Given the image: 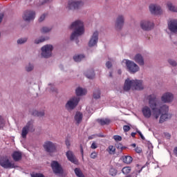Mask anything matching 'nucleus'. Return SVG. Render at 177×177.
Wrapping results in <instances>:
<instances>
[{
    "label": "nucleus",
    "mask_w": 177,
    "mask_h": 177,
    "mask_svg": "<svg viewBox=\"0 0 177 177\" xmlns=\"http://www.w3.org/2000/svg\"><path fill=\"white\" fill-rule=\"evenodd\" d=\"M148 102L149 107L152 110V117L155 120H158L160 118L159 124L165 122L167 120H169L172 117V115L168 113L169 111V106L165 104L158 102L156 94H151L148 96Z\"/></svg>",
    "instance_id": "1"
},
{
    "label": "nucleus",
    "mask_w": 177,
    "mask_h": 177,
    "mask_svg": "<svg viewBox=\"0 0 177 177\" xmlns=\"http://www.w3.org/2000/svg\"><path fill=\"white\" fill-rule=\"evenodd\" d=\"M71 28L73 30L71 33L70 39L71 41H74L77 39L78 37H81L85 32V26L84 25V21L81 20H76L73 21L71 25Z\"/></svg>",
    "instance_id": "2"
},
{
    "label": "nucleus",
    "mask_w": 177,
    "mask_h": 177,
    "mask_svg": "<svg viewBox=\"0 0 177 177\" xmlns=\"http://www.w3.org/2000/svg\"><path fill=\"white\" fill-rule=\"evenodd\" d=\"M144 88L145 86H143V81L127 78L124 82L123 90L125 92H129L131 89L133 91H142Z\"/></svg>",
    "instance_id": "3"
},
{
    "label": "nucleus",
    "mask_w": 177,
    "mask_h": 177,
    "mask_svg": "<svg viewBox=\"0 0 177 177\" xmlns=\"http://www.w3.org/2000/svg\"><path fill=\"white\" fill-rule=\"evenodd\" d=\"M80 100L81 98L78 96L71 97L66 102L65 107L66 110L68 111H71V110H74L75 107L78 106V103H80Z\"/></svg>",
    "instance_id": "4"
},
{
    "label": "nucleus",
    "mask_w": 177,
    "mask_h": 177,
    "mask_svg": "<svg viewBox=\"0 0 177 177\" xmlns=\"http://www.w3.org/2000/svg\"><path fill=\"white\" fill-rule=\"evenodd\" d=\"M122 63L126 64L128 71L131 73V74H135V73H138L140 68L136 63H134L133 61H131L129 59L123 60Z\"/></svg>",
    "instance_id": "5"
},
{
    "label": "nucleus",
    "mask_w": 177,
    "mask_h": 177,
    "mask_svg": "<svg viewBox=\"0 0 177 177\" xmlns=\"http://www.w3.org/2000/svg\"><path fill=\"white\" fill-rule=\"evenodd\" d=\"M41 57H44V59H49V57H52L53 46L50 44H46L41 47Z\"/></svg>",
    "instance_id": "6"
},
{
    "label": "nucleus",
    "mask_w": 177,
    "mask_h": 177,
    "mask_svg": "<svg viewBox=\"0 0 177 177\" xmlns=\"http://www.w3.org/2000/svg\"><path fill=\"white\" fill-rule=\"evenodd\" d=\"M34 131H35V129H34V122L32 120L28 121L26 124L22 128L21 135L23 139H26V138H27L28 132H34Z\"/></svg>",
    "instance_id": "7"
},
{
    "label": "nucleus",
    "mask_w": 177,
    "mask_h": 177,
    "mask_svg": "<svg viewBox=\"0 0 177 177\" xmlns=\"http://www.w3.org/2000/svg\"><path fill=\"white\" fill-rule=\"evenodd\" d=\"M0 165L6 169H12L16 168L15 162H12L7 157H3L0 159Z\"/></svg>",
    "instance_id": "8"
},
{
    "label": "nucleus",
    "mask_w": 177,
    "mask_h": 177,
    "mask_svg": "<svg viewBox=\"0 0 177 177\" xmlns=\"http://www.w3.org/2000/svg\"><path fill=\"white\" fill-rule=\"evenodd\" d=\"M167 30L171 34L177 35V19H171L167 21Z\"/></svg>",
    "instance_id": "9"
},
{
    "label": "nucleus",
    "mask_w": 177,
    "mask_h": 177,
    "mask_svg": "<svg viewBox=\"0 0 177 177\" xmlns=\"http://www.w3.org/2000/svg\"><path fill=\"white\" fill-rule=\"evenodd\" d=\"M125 24V17L124 15H118L115 21V28L118 31L122 30L124 24Z\"/></svg>",
    "instance_id": "10"
},
{
    "label": "nucleus",
    "mask_w": 177,
    "mask_h": 177,
    "mask_svg": "<svg viewBox=\"0 0 177 177\" xmlns=\"http://www.w3.org/2000/svg\"><path fill=\"white\" fill-rule=\"evenodd\" d=\"M140 27L144 31H150L154 28V23L149 20H143L140 22Z\"/></svg>",
    "instance_id": "11"
},
{
    "label": "nucleus",
    "mask_w": 177,
    "mask_h": 177,
    "mask_svg": "<svg viewBox=\"0 0 177 177\" xmlns=\"http://www.w3.org/2000/svg\"><path fill=\"white\" fill-rule=\"evenodd\" d=\"M160 99L162 103H172L174 102V95L171 92H166L162 95Z\"/></svg>",
    "instance_id": "12"
},
{
    "label": "nucleus",
    "mask_w": 177,
    "mask_h": 177,
    "mask_svg": "<svg viewBox=\"0 0 177 177\" xmlns=\"http://www.w3.org/2000/svg\"><path fill=\"white\" fill-rule=\"evenodd\" d=\"M51 167L56 175H62L63 174V167H62V165H59L57 161L53 160L51 162Z\"/></svg>",
    "instance_id": "13"
},
{
    "label": "nucleus",
    "mask_w": 177,
    "mask_h": 177,
    "mask_svg": "<svg viewBox=\"0 0 177 177\" xmlns=\"http://www.w3.org/2000/svg\"><path fill=\"white\" fill-rule=\"evenodd\" d=\"M99 41V32L95 31L91 35L90 40L88 41V46L93 48V46H96Z\"/></svg>",
    "instance_id": "14"
},
{
    "label": "nucleus",
    "mask_w": 177,
    "mask_h": 177,
    "mask_svg": "<svg viewBox=\"0 0 177 177\" xmlns=\"http://www.w3.org/2000/svg\"><path fill=\"white\" fill-rule=\"evenodd\" d=\"M84 3L82 1H77V0H69L68 3V8L73 10V9H78L80 6H82Z\"/></svg>",
    "instance_id": "15"
},
{
    "label": "nucleus",
    "mask_w": 177,
    "mask_h": 177,
    "mask_svg": "<svg viewBox=\"0 0 177 177\" xmlns=\"http://www.w3.org/2000/svg\"><path fill=\"white\" fill-rule=\"evenodd\" d=\"M23 19L25 21H31L35 19V12L32 10H26L24 12Z\"/></svg>",
    "instance_id": "16"
},
{
    "label": "nucleus",
    "mask_w": 177,
    "mask_h": 177,
    "mask_svg": "<svg viewBox=\"0 0 177 177\" xmlns=\"http://www.w3.org/2000/svg\"><path fill=\"white\" fill-rule=\"evenodd\" d=\"M44 148L47 153H53L56 151V145L50 141H46L44 145Z\"/></svg>",
    "instance_id": "17"
},
{
    "label": "nucleus",
    "mask_w": 177,
    "mask_h": 177,
    "mask_svg": "<svg viewBox=\"0 0 177 177\" xmlns=\"http://www.w3.org/2000/svg\"><path fill=\"white\" fill-rule=\"evenodd\" d=\"M142 114L145 118H150L153 115V109L151 107L145 106L142 109Z\"/></svg>",
    "instance_id": "18"
},
{
    "label": "nucleus",
    "mask_w": 177,
    "mask_h": 177,
    "mask_svg": "<svg viewBox=\"0 0 177 177\" xmlns=\"http://www.w3.org/2000/svg\"><path fill=\"white\" fill-rule=\"evenodd\" d=\"M66 156L68 160V161H71L73 164H78V159L75 157V155H74V153L71 151H68L66 153Z\"/></svg>",
    "instance_id": "19"
},
{
    "label": "nucleus",
    "mask_w": 177,
    "mask_h": 177,
    "mask_svg": "<svg viewBox=\"0 0 177 177\" xmlns=\"http://www.w3.org/2000/svg\"><path fill=\"white\" fill-rule=\"evenodd\" d=\"M134 62L139 64V66H145V59L140 54H136L133 57Z\"/></svg>",
    "instance_id": "20"
},
{
    "label": "nucleus",
    "mask_w": 177,
    "mask_h": 177,
    "mask_svg": "<svg viewBox=\"0 0 177 177\" xmlns=\"http://www.w3.org/2000/svg\"><path fill=\"white\" fill-rule=\"evenodd\" d=\"M149 10L153 15H158L160 10H161V8L160 6L151 4L149 6Z\"/></svg>",
    "instance_id": "21"
},
{
    "label": "nucleus",
    "mask_w": 177,
    "mask_h": 177,
    "mask_svg": "<svg viewBox=\"0 0 177 177\" xmlns=\"http://www.w3.org/2000/svg\"><path fill=\"white\" fill-rule=\"evenodd\" d=\"M11 156L12 157L14 161L17 162L21 160L23 153L19 151H15L12 153Z\"/></svg>",
    "instance_id": "22"
},
{
    "label": "nucleus",
    "mask_w": 177,
    "mask_h": 177,
    "mask_svg": "<svg viewBox=\"0 0 177 177\" xmlns=\"http://www.w3.org/2000/svg\"><path fill=\"white\" fill-rule=\"evenodd\" d=\"M97 122L100 125L104 126L109 125L111 122V120L109 118H102V119H97Z\"/></svg>",
    "instance_id": "23"
},
{
    "label": "nucleus",
    "mask_w": 177,
    "mask_h": 177,
    "mask_svg": "<svg viewBox=\"0 0 177 177\" xmlns=\"http://www.w3.org/2000/svg\"><path fill=\"white\" fill-rule=\"evenodd\" d=\"M86 89L85 88H82L81 87H78L76 88L75 90V93H76V96H84V95H85L86 93Z\"/></svg>",
    "instance_id": "24"
},
{
    "label": "nucleus",
    "mask_w": 177,
    "mask_h": 177,
    "mask_svg": "<svg viewBox=\"0 0 177 177\" xmlns=\"http://www.w3.org/2000/svg\"><path fill=\"white\" fill-rule=\"evenodd\" d=\"M30 113L32 115H34L35 117H44L45 115V112L44 111L33 110Z\"/></svg>",
    "instance_id": "25"
},
{
    "label": "nucleus",
    "mask_w": 177,
    "mask_h": 177,
    "mask_svg": "<svg viewBox=\"0 0 177 177\" xmlns=\"http://www.w3.org/2000/svg\"><path fill=\"white\" fill-rule=\"evenodd\" d=\"M82 114L81 112H77L75 115V120L76 121V124H80L82 121Z\"/></svg>",
    "instance_id": "26"
},
{
    "label": "nucleus",
    "mask_w": 177,
    "mask_h": 177,
    "mask_svg": "<svg viewBox=\"0 0 177 177\" xmlns=\"http://www.w3.org/2000/svg\"><path fill=\"white\" fill-rule=\"evenodd\" d=\"M35 68L34 64L32 63H28L25 66V70L27 73H31V71H33Z\"/></svg>",
    "instance_id": "27"
},
{
    "label": "nucleus",
    "mask_w": 177,
    "mask_h": 177,
    "mask_svg": "<svg viewBox=\"0 0 177 177\" xmlns=\"http://www.w3.org/2000/svg\"><path fill=\"white\" fill-rule=\"evenodd\" d=\"M46 40H48V37H41L39 39H35L34 42L36 45H39V44H42V42H45Z\"/></svg>",
    "instance_id": "28"
},
{
    "label": "nucleus",
    "mask_w": 177,
    "mask_h": 177,
    "mask_svg": "<svg viewBox=\"0 0 177 177\" xmlns=\"http://www.w3.org/2000/svg\"><path fill=\"white\" fill-rule=\"evenodd\" d=\"M131 171H132V169L131 167H124L122 169V172L124 175H128L129 174H131Z\"/></svg>",
    "instance_id": "29"
},
{
    "label": "nucleus",
    "mask_w": 177,
    "mask_h": 177,
    "mask_svg": "<svg viewBox=\"0 0 177 177\" xmlns=\"http://www.w3.org/2000/svg\"><path fill=\"white\" fill-rule=\"evenodd\" d=\"M132 160V157L129 156H123V162H124V164H131Z\"/></svg>",
    "instance_id": "30"
},
{
    "label": "nucleus",
    "mask_w": 177,
    "mask_h": 177,
    "mask_svg": "<svg viewBox=\"0 0 177 177\" xmlns=\"http://www.w3.org/2000/svg\"><path fill=\"white\" fill-rule=\"evenodd\" d=\"M167 7L170 12H177V7L172 4V3H168Z\"/></svg>",
    "instance_id": "31"
},
{
    "label": "nucleus",
    "mask_w": 177,
    "mask_h": 177,
    "mask_svg": "<svg viewBox=\"0 0 177 177\" xmlns=\"http://www.w3.org/2000/svg\"><path fill=\"white\" fill-rule=\"evenodd\" d=\"M85 59V56L84 55H75L73 57V60H75L77 62H81V60Z\"/></svg>",
    "instance_id": "32"
},
{
    "label": "nucleus",
    "mask_w": 177,
    "mask_h": 177,
    "mask_svg": "<svg viewBox=\"0 0 177 177\" xmlns=\"http://www.w3.org/2000/svg\"><path fill=\"white\" fill-rule=\"evenodd\" d=\"M93 98L94 99H100V89L97 88L94 91Z\"/></svg>",
    "instance_id": "33"
},
{
    "label": "nucleus",
    "mask_w": 177,
    "mask_h": 177,
    "mask_svg": "<svg viewBox=\"0 0 177 177\" xmlns=\"http://www.w3.org/2000/svg\"><path fill=\"white\" fill-rule=\"evenodd\" d=\"M108 151H109V154H115V147H114L113 145H110L108 147Z\"/></svg>",
    "instance_id": "34"
},
{
    "label": "nucleus",
    "mask_w": 177,
    "mask_h": 177,
    "mask_svg": "<svg viewBox=\"0 0 177 177\" xmlns=\"http://www.w3.org/2000/svg\"><path fill=\"white\" fill-rule=\"evenodd\" d=\"M118 172V171H117V169H115L113 167H111L109 169V175H111V176H115L117 175Z\"/></svg>",
    "instance_id": "35"
},
{
    "label": "nucleus",
    "mask_w": 177,
    "mask_h": 177,
    "mask_svg": "<svg viewBox=\"0 0 177 177\" xmlns=\"http://www.w3.org/2000/svg\"><path fill=\"white\" fill-rule=\"evenodd\" d=\"M75 174L78 177H85V176H84V174H82V171H81V170L79 168L75 169Z\"/></svg>",
    "instance_id": "36"
},
{
    "label": "nucleus",
    "mask_w": 177,
    "mask_h": 177,
    "mask_svg": "<svg viewBox=\"0 0 177 177\" xmlns=\"http://www.w3.org/2000/svg\"><path fill=\"white\" fill-rule=\"evenodd\" d=\"M28 39L27 37L21 38L17 40V44H19V45H23V44H26Z\"/></svg>",
    "instance_id": "37"
},
{
    "label": "nucleus",
    "mask_w": 177,
    "mask_h": 177,
    "mask_svg": "<svg viewBox=\"0 0 177 177\" xmlns=\"http://www.w3.org/2000/svg\"><path fill=\"white\" fill-rule=\"evenodd\" d=\"M3 127H5V120L2 115H0V129H3Z\"/></svg>",
    "instance_id": "38"
},
{
    "label": "nucleus",
    "mask_w": 177,
    "mask_h": 177,
    "mask_svg": "<svg viewBox=\"0 0 177 177\" xmlns=\"http://www.w3.org/2000/svg\"><path fill=\"white\" fill-rule=\"evenodd\" d=\"M168 63L169 64H170V66H172V67H176L177 66V62L176 60L170 59L168 60Z\"/></svg>",
    "instance_id": "39"
},
{
    "label": "nucleus",
    "mask_w": 177,
    "mask_h": 177,
    "mask_svg": "<svg viewBox=\"0 0 177 177\" xmlns=\"http://www.w3.org/2000/svg\"><path fill=\"white\" fill-rule=\"evenodd\" d=\"M86 77L88 78V80H92L95 77V73L91 71L90 73H86Z\"/></svg>",
    "instance_id": "40"
},
{
    "label": "nucleus",
    "mask_w": 177,
    "mask_h": 177,
    "mask_svg": "<svg viewBox=\"0 0 177 177\" xmlns=\"http://www.w3.org/2000/svg\"><path fill=\"white\" fill-rule=\"evenodd\" d=\"M52 30V28H48V27H43L41 29V32H43L44 34L46 33V32H49L50 30Z\"/></svg>",
    "instance_id": "41"
},
{
    "label": "nucleus",
    "mask_w": 177,
    "mask_h": 177,
    "mask_svg": "<svg viewBox=\"0 0 177 177\" xmlns=\"http://www.w3.org/2000/svg\"><path fill=\"white\" fill-rule=\"evenodd\" d=\"M48 86L49 87L47 88V91L48 89H50L51 92H56V88H55V85H53V84H49Z\"/></svg>",
    "instance_id": "42"
},
{
    "label": "nucleus",
    "mask_w": 177,
    "mask_h": 177,
    "mask_svg": "<svg viewBox=\"0 0 177 177\" xmlns=\"http://www.w3.org/2000/svg\"><path fill=\"white\" fill-rule=\"evenodd\" d=\"M91 158L95 160V158H97V153L96 151L92 152L90 155Z\"/></svg>",
    "instance_id": "43"
},
{
    "label": "nucleus",
    "mask_w": 177,
    "mask_h": 177,
    "mask_svg": "<svg viewBox=\"0 0 177 177\" xmlns=\"http://www.w3.org/2000/svg\"><path fill=\"white\" fill-rule=\"evenodd\" d=\"M113 139L116 140V142H121V140H122V138L120 136H114Z\"/></svg>",
    "instance_id": "44"
},
{
    "label": "nucleus",
    "mask_w": 177,
    "mask_h": 177,
    "mask_svg": "<svg viewBox=\"0 0 177 177\" xmlns=\"http://www.w3.org/2000/svg\"><path fill=\"white\" fill-rule=\"evenodd\" d=\"M130 129H131V127L129 126H128V125L123 126V131L124 132H128L130 131Z\"/></svg>",
    "instance_id": "45"
},
{
    "label": "nucleus",
    "mask_w": 177,
    "mask_h": 177,
    "mask_svg": "<svg viewBox=\"0 0 177 177\" xmlns=\"http://www.w3.org/2000/svg\"><path fill=\"white\" fill-rule=\"evenodd\" d=\"M32 177H45L42 174H35L32 175Z\"/></svg>",
    "instance_id": "46"
},
{
    "label": "nucleus",
    "mask_w": 177,
    "mask_h": 177,
    "mask_svg": "<svg viewBox=\"0 0 177 177\" xmlns=\"http://www.w3.org/2000/svg\"><path fill=\"white\" fill-rule=\"evenodd\" d=\"M91 147L93 149H97V144H96V142H94L92 143Z\"/></svg>",
    "instance_id": "47"
},
{
    "label": "nucleus",
    "mask_w": 177,
    "mask_h": 177,
    "mask_svg": "<svg viewBox=\"0 0 177 177\" xmlns=\"http://www.w3.org/2000/svg\"><path fill=\"white\" fill-rule=\"evenodd\" d=\"M111 66H112L111 62H107L106 63V66L107 67V68H111Z\"/></svg>",
    "instance_id": "48"
},
{
    "label": "nucleus",
    "mask_w": 177,
    "mask_h": 177,
    "mask_svg": "<svg viewBox=\"0 0 177 177\" xmlns=\"http://www.w3.org/2000/svg\"><path fill=\"white\" fill-rule=\"evenodd\" d=\"M164 135L166 139H169V138H171V134H169V133H165Z\"/></svg>",
    "instance_id": "49"
},
{
    "label": "nucleus",
    "mask_w": 177,
    "mask_h": 177,
    "mask_svg": "<svg viewBox=\"0 0 177 177\" xmlns=\"http://www.w3.org/2000/svg\"><path fill=\"white\" fill-rule=\"evenodd\" d=\"M45 20V15H43L40 17L39 21H44Z\"/></svg>",
    "instance_id": "50"
},
{
    "label": "nucleus",
    "mask_w": 177,
    "mask_h": 177,
    "mask_svg": "<svg viewBox=\"0 0 177 177\" xmlns=\"http://www.w3.org/2000/svg\"><path fill=\"white\" fill-rule=\"evenodd\" d=\"M50 0H43L41 5H45V3H49Z\"/></svg>",
    "instance_id": "51"
},
{
    "label": "nucleus",
    "mask_w": 177,
    "mask_h": 177,
    "mask_svg": "<svg viewBox=\"0 0 177 177\" xmlns=\"http://www.w3.org/2000/svg\"><path fill=\"white\" fill-rule=\"evenodd\" d=\"M136 153H140L141 151H142V148H140V147H136Z\"/></svg>",
    "instance_id": "52"
},
{
    "label": "nucleus",
    "mask_w": 177,
    "mask_h": 177,
    "mask_svg": "<svg viewBox=\"0 0 177 177\" xmlns=\"http://www.w3.org/2000/svg\"><path fill=\"white\" fill-rule=\"evenodd\" d=\"M65 143L67 147H70V140H68V139L66 140Z\"/></svg>",
    "instance_id": "53"
},
{
    "label": "nucleus",
    "mask_w": 177,
    "mask_h": 177,
    "mask_svg": "<svg viewBox=\"0 0 177 177\" xmlns=\"http://www.w3.org/2000/svg\"><path fill=\"white\" fill-rule=\"evenodd\" d=\"M174 153L176 157H177V147H176L174 148Z\"/></svg>",
    "instance_id": "54"
},
{
    "label": "nucleus",
    "mask_w": 177,
    "mask_h": 177,
    "mask_svg": "<svg viewBox=\"0 0 177 177\" xmlns=\"http://www.w3.org/2000/svg\"><path fill=\"white\" fill-rule=\"evenodd\" d=\"M3 19V14L0 15V23H2V20Z\"/></svg>",
    "instance_id": "55"
},
{
    "label": "nucleus",
    "mask_w": 177,
    "mask_h": 177,
    "mask_svg": "<svg viewBox=\"0 0 177 177\" xmlns=\"http://www.w3.org/2000/svg\"><path fill=\"white\" fill-rule=\"evenodd\" d=\"M117 148L118 149H122V145H121V144L118 145Z\"/></svg>",
    "instance_id": "56"
},
{
    "label": "nucleus",
    "mask_w": 177,
    "mask_h": 177,
    "mask_svg": "<svg viewBox=\"0 0 177 177\" xmlns=\"http://www.w3.org/2000/svg\"><path fill=\"white\" fill-rule=\"evenodd\" d=\"M141 139H142V140H145V136H143V134L140 135Z\"/></svg>",
    "instance_id": "57"
},
{
    "label": "nucleus",
    "mask_w": 177,
    "mask_h": 177,
    "mask_svg": "<svg viewBox=\"0 0 177 177\" xmlns=\"http://www.w3.org/2000/svg\"><path fill=\"white\" fill-rule=\"evenodd\" d=\"M136 133H131L132 138H135Z\"/></svg>",
    "instance_id": "58"
},
{
    "label": "nucleus",
    "mask_w": 177,
    "mask_h": 177,
    "mask_svg": "<svg viewBox=\"0 0 177 177\" xmlns=\"http://www.w3.org/2000/svg\"><path fill=\"white\" fill-rule=\"evenodd\" d=\"M136 132H137V133H138V135H140V136L142 135V132H140V131L137 130Z\"/></svg>",
    "instance_id": "59"
},
{
    "label": "nucleus",
    "mask_w": 177,
    "mask_h": 177,
    "mask_svg": "<svg viewBox=\"0 0 177 177\" xmlns=\"http://www.w3.org/2000/svg\"><path fill=\"white\" fill-rule=\"evenodd\" d=\"M109 77H113V73H111V72L109 73Z\"/></svg>",
    "instance_id": "60"
},
{
    "label": "nucleus",
    "mask_w": 177,
    "mask_h": 177,
    "mask_svg": "<svg viewBox=\"0 0 177 177\" xmlns=\"http://www.w3.org/2000/svg\"><path fill=\"white\" fill-rule=\"evenodd\" d=\"M131 146H132L133 147H136V144H132Z\"/></svg>",
    "instance_id": "61"
},
{
    "label": "nucleus",
    "mask_w": 177,
    "mask_h": 177,
    "mask_svg": "<svg viewBox=\"0 0 177 177\" xmlns=\"http://www.w3.org/2000/svg\"><path fill=\"white\" fill-rule=\"evenodd\" d=\"M118 73H119V74H121V71H119Z\"/></svg>",
    "instance_id": "62"
},
{
    "label": "nucleus",
    "mask_w": 177,
    "mask_h": 177,
    "mask_svg": "<svg viewBox=\"0 0 177 177\" xmlns=\"http://www.w3.org/2000/svg\"><path fill=\"white\" fill-rule=\"evenodd\" d=\"M89 139H93L91 137H89Z\"/></svg>",
    "instance_id": "63"
},
{
    "label": "nucleus",
    "mask_w": 177,
    "mask_h": 177,
    "mask_svg": "<svg viewBox=\"0 0 177 177\" xmlns=\"http://www.w3.org/2000/svg\"><path fill=\"white\" fill-rule=\"evenodd\" d=\"M76 44H78V41H76Z\"/></svg>",
    "instance_id": "64"
}]
</instances>
